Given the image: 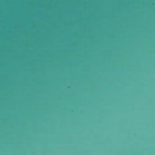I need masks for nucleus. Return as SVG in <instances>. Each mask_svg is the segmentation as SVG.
Wrapping results in <instances>:
<instances>
[{"mask_svg": "<svg viewBox=\"0 0 155 155\" xmlns=\"http://www.w3.org/2000/svg\"><path fill=\"white\" fill-rule=\"evenodd\" d=\"M53 126H54V125H53Z\"/></svg>", "mask_w": 155, "mask_h": 155, "instance_id": "obj_1", "label": "nucleus"}]
</instances>
